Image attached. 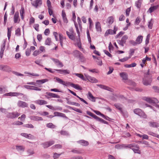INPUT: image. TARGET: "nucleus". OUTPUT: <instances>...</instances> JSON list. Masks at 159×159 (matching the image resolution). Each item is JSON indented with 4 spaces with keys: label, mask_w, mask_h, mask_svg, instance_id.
Segmentation results:
<instances>
[{
    "label": "nucleus",
    "mask_w": 159,
    "mask_h": 159,
    "mask_svg": "<svg viewBox=\"0 0 159 159\" xmlns=\"http://www.w3.org/2000/svg\"><path fill=\"white\" fill-rule=\"evenodd\" d=\"M152 81V75L149 73V70L148 69L147 72L145 73L144 77L143 80V84L146 86L150 85Z\"/></svg>",
    "instance_id": "obj_1"
},
{
    "label": "nucleus",
    "mask_w": 159,
    "mask_h": 159,
    "mask_svg": "<svg viewBox=\"0 0 159 159\" xmlns=\"http://www.w3.org/2000/svg\"><path fill=\"white\" fill-rule=\"evenodd\" d=\"M134 112L135 114L138 115L143 118H147V115L140 109L136 108L134 109Z\"/></svg>",
    "instance_id": "obj_2"
},
{
    "label": "nucleus",
    "mask_w": 159,
    "mask_h": 159,
    "mask_svg": "<svg viewBox=\"0 0 159 159\" xmlns=\"http://www.w3.org/2000/svg\"><path fill=\"white\" fill-rule=\"evenodd\" d=\"M87 113V114L89 115V116H91L95 119H96L97 121H99L101 122V123L105 124H107L108 123L106 121L102 119L99 117H98V116H97L93 114L91 112L87 111H86Z\"/></svg>",
    "instance_id": "obj_3"
},
{
    "label": "nucleus",
    "mask_w": 159,
    "mask_h": 159,
    "mask_svg": "<svg viewBox=\"0 0 159 159\" xmlns=\"http://www.w3.org/2000/svg\"><path fill=\"white\" fill-rule=\"evenodd\" d=\"M143 99L144 100L149 103H157L159 102L158 100L155 98H151L148 97H144Z\"/></svg>",
    "instance_id": "obj_4"
},
{
    "label": "nucleus",
    "mask_w": 159,
    "mask_h": 159,
    "mask_svg": "<svg viewBox=\"0 0 159 159\" xmlns=\"http://www.w3.org/2000/svg\"><path fill=\"white\" fill-rule=\"evenodd\" d=\"M128 39V36L125 35L122 37L121 40H117V42L122 47H123L124 46V44L126 43V40Z\"/></svg>",
    "instance_id": "obj_5"
},
{
    "label": "nucleus",
    "mask_w": 159,
    "mask_h": 159,
    "mask_svg": "<svg viewBox=\"0 0 159 159\" xmlns=\"http://www.w3.org/2000/svg\"><path fill=\"white\" fill-rule=\"evenodd\" d=\"M0 70L5 71H11V68L9 66L3 64L0 65Z\"/></svg>",
    "instance_id": "obj_6"
},
{
    "label": "nucleus",
    "mask_w": 159,
    "mask_h": 159,
    "mask_svg": "<svg viewBox=\"0 0 159 159\" xmlns=\"http://www.w3.org/2000/svg\"><path fill=\"white\" fill-rule=\"evenodd\" d=\"M117 30V27L115 26L114 27V30H112L111 29H109L107 30L105 34V36H107L108 35V34H116V32Z\"/></svg>",
    "instance_id": "obj_7"
},
{
    "label": "nucleus",
    "mask_w": 159,
    "mask_h": 159,
    "mask_svg": "<svg viewBox=\"0 0 159 159\" xmlns=\"http://www.w3.org/2000/svg\"><path fill=\"white\" fill-rule=\"evenodd\" d=\"M54 79H55L57 81L58 83L62 84L66 86L69 85V82H65L61 79L57 77H54Z\"/></svg>",
    "instance_id": "obj_8"
},
{
    "label": "nucleus",
    "mask_w": 159,
    "mask_h": 159,
    "mask_svg": "<svg viewBox=\"0 0 159 159\" xmlns=\"http://www.w3.org/2000/svg\"><path fill=\"white\" fill-rule=\"evenodd\" d=\"M66 34L69 38L71 40H74L75 39V37L74 35V31L72 29H70L69 31H66Z\"/></svg>",
    "instance_id": "obj_9"
},
{
    "label": "nucleus",
    "mask_w": 159,
    "mask_h": 159,
    "mask_svg": "<svg viewBox=\"0 0 159 159\" xmlns=\"http://www.w3.org/2000/svg\"><path fill=\"white\" fill-rule=\"evenodd\" d=\"M24 87L28 89L33 90L36 91H41V89L35 86L25 85H24Z\"/></svg>",
    "instance_id": "obj_10"
},
{
    "label": "nucleus",
    "mask_w": 159,
    "mask_h": 159,
    "mask_svg": "<svg viewBox=\"0 0 159 159\" xmlns=\"http://www.w3.org/2000/svg\"><path fill=\"white\" fill-rule=\"evenodd\" d=\"M23 94L22 93L16 92H10L4 94L3 96H18L19 95H22Z\"/></svg>",
    "instance_id": "obj_11"
},
{
    "label": "nucleus",
    "mask_w": 159,
    "mask_h": 159,
    "mask_svg": "<svg viewBox=\"0 0 159 159\" xmlns=\"http://www.w3.org/2000/svg\"><path fill=\"white\" fill-rule=\"evenodd\" d=\"M84 75L86 77V80H88L92 83H96L98 81V80L94 77H92L86 74H84Z\"/></svg>",
    "instance_id": "obj_12"
},
{
    "label": "nucleus",
    "mask_w": 159,
    "mask_h": 159,
    "mask_svg": "<svg viewBox=\"0 0 159 159\" xmlns=\"http://www.w3.org/2000/svg\"><path fill=\"white\" fill-rule=\"evenodd\" d=\"M6 45V41L4 40L3 43L1 46L0 55L1 58H2L3 55V52L5 49Z\"/></svg>",
    "instance_id": "obj_13"
},
{
    "label": "nucleus",
    "mask_w": 159,
    "mask_h": 159,
    "mask_svg": "<svg viewBox=\"0 0 159 159\" xmlns=\"http://www.w3.org/2000/svg\"><path fill=\"white\" fill-rule=\"evenodd\" d=\"M139 149V146L135 144L134 147L132 148V149L134 153L140 154L141 153V152Z\"/></svg>",
    "instance_id": "obj_14"
},
{
    "label": "nucleus",
    "mask_w": 159,
    "mask_h": 159,
    "mask_svg": "<svg viewBox=\"0 0 159 159\" xmlns=\"http://www.w3.org/2000/svg\"><path fill=\"white\" fill-rule=\"evenodd\" d=\"M17 105L20 107L24 108L28 107V104L25 102L19 101L17 103Z\"/></svg>",
    "instance_id": "obj_15"
},
{
    "label": "nucleus",
    "mask_w": 159,
    "mask_h": 159,
    "mask_svg": "<svg viewBox=\"0 0 159 159\" xmlns=\"http://www.w3.org/2000/svg\"><path fill=\"white\" fill-rule=\"evenodd\" d=\"M51 59L56 64L57 66H59L60 67H62L63 66L62 63L58 59L53 58H51Z\"/></svg>",
    "instance_id": "obj_16"
},
{
    "label": "nucleus",
    "mask_w": 159,
    "mask_h": 159,
    "mask_svg": "<svg viewBox=\"0 0 159 159\" xmlns=\"http://www.w3.org/2000/svg\"><path fill=\"white\" fill-rule=\"evenodd\" d=\"M35 7L37 8L39 5H41L42 4V0H35V1L31 3Z\"/></svg>",
    "instance_id": "obj_17"
},
{
    "label": "nucleus",
    "mask_w": 159,
    "mask_h": 159,
    "mask_svg": "<svg viewBox=\"0 0 159 159\" xmlns=\"http://www.w3.org/2000/svg\"><path fill=\"white\" fill-rule=\"evenodd\" d=\"M120 75L123 80H126L128 79V75L125 72L120 73Z\"/></svg>",
    "instance_id": "obj_18"
},
{
    "label": "nucleus",
    "mask_w": 159,
    "mask_h": 159,
    "mask_svg": "<svg viewBox=\"0 0 159 159\" xmlns=\"http://www.w3.org/2000/svg\"><path fill=\"white\" fill-rule=\"evenodd\" d=\"M69 85L78 90H81L82 89V88L78 84H75L69 82Z\"/></svg>",
    "instance_id": "obj_19"
},
{
    "label": "nucleus",
    "mask_w": 159,
    "mask_h": 159,
    "mask_svg": "<svg viewBox=\"0 0 159 159\" xmlns=\"http://www.w3.org/2000/svg\"><path fill=\"white\" fill-rule=\"evenodd\" d=\"M31 120L34 121L42 120V117L37 116H31L30 117Z\"/></svg>",
    "instance_id": "obj_20"
},
{
    "label": "nucleus",
    "mask_w": 159,
    "mask_h": 159,
    "mask_svg": "<svg viewBox=\"0 0 159 159\" xmlns=\"http://www.w3.org/2000/svg\"><path fill=\"white\" fill-rule=\"evenodd\" d=\"M158 7V5L151 6L149 9L148 11L149 12V13H152L154 11L157 9Z\"/></svg>",
    "instance_id": "obj_21"
},
{
    "label": "nucleus",
    "mask_w": 159,
    "mask_h": 159,
    "mask_svg": "<svg viewBox=\"0 0 159 159\" xmlns=\"http://www.w3.org/2000/svg\"><path fill=\"white\" fill-rule=\"evenodd\" d=\"M35 103L40 105L47 104L48 102L46 101L43 100H38L35 101Z\"/></svg>",
    "instance_id": "obj_22"
},
{
    "label": "nucleus",
    "mask_w": 159,
    "mask_h": 159,
    "mask_svg": "<svg viewBox=\"0 0 159 159\" xmlns=\"http://www.w3.org/2000/svg\"><path fill=\"white\" fill-rule=\"evenodd\" d=\"M19 17V12H16L14 16V21L15 23H19L20 20H19L18 21Z\"/></svg>",
    "instance_id": "obj_23"
},
{
    "label": "nucleus",
    "mask_w": 159,
    "mask_h": 159,
    "mask_svg": "<svg viewBox=\"0 0 159 159\" xmlns=\"http://www.w3.org/2000/svg\"><path fill=\"white\" fill-rule=\"evenodd\" d=\"M56 70L58 71L59 73L61 74H69L70 73V71L67 70Z\"/></svg>",
    "instance_id": "obj_24"
},
{
    "label": "nucleus",
    "mask_w": 159,
    "mask_h": 159,
    "mask_svg": "<svg viewBox=\"0 0 159 159\" xmlns=\"http://www.w3.org/2000/svg\"><path fill=\"white\" fill-rule=\"evenodd\" d=\"M148 123L149 126L152 127H159V124L155 122L150 121Z\"/></svg>",
    "instance_id": "obj_25"
},
{
    "label": "nucleus",
    "mask_w": 159,
    "mask_h": 159,
    "mask_svg": "<svg viewBox=\"0 0 159 159\" xmlns=\"http://www.w3.org/2000/svg\"><path fill=\"white\" fill-rule=\"evenodd\" d=\"M81 53L79 51L75 50L73 52L72 54L74 57L78 58Z\"/></svg>",
    "instance_id": "obj_26"
},
{
    "label": "nucleus",
    "mask_w": 159,
    "mask_h": 159,
    "mask_svg": "<svg viewBox=\"0 0 159 159\" xmlns=\"http://www.w3.org/2000/svg\"><path fill=\"white\" fill-rule=\"evenodd\" d=\"M54 116H59L63 118H67L65 115L62 113L55 112H54Z\"/></svg>",
    "instance_id": "obj_27"
},
{
    "label": "nucleus",
    "mask_w": 159,
    "mask_h": 159,
    "mask_svg": "<svg viewBox=\"0 0 159 159\" xmlns=\"http://www.w3.org/2000/svg\"><path fill=\"white\" fill-rule=\"evenodd\" d=\"M46 94H47L48 96H51L52 98H60V96L57 94H56L48 92L46 93Z\"/></svg>",
    "instance_id": "obj_28"
},
{
    "label": "nucleus",
    "mask_w": 159,
    "mask_h": 159,
    "mask_svg": "<svg viewBox=\"0 0 159 159\" xmlns=\"http://www.w3.org/2000/svg\"><path fill=\"white\" fill-rule=\"evenodd\" d=\"M48 79H46L41 80H37L36 81V82L39 85L48 82Z\"/></svg>",
    "instance_id": "obj_29"
},
{
    "label": "nucleus",
    "mask_w": 159,
    "mask_h": 159,
    "mask_svg": "<svg viewBox=\"0 0 159 159\" xmlns=\"http://www.w3.org/2000/svg\"><path fill=\"white\" fill-rule=\"evenodd\" d=\"M97 85L101 88L111 91V89L110 88L108 87V86H106L102 84H97Z\"/></svg>",
    "instance_id": "obj_30"
},
{
    "label": "nucleus",
    "mask_w": 159,
    "mask_h": 159,
    "mask_svg": "<svg viewBox=\"0 0 159 159\" xmlns=\"http://www.w3.org/2000/svg\"><path fill=\"white\" fill-rule=\"evenodd\" d=\"M88 98L89 100L93 102H95V98L93 96L92 93L90 92H88Z\"/></svg>",
    "instance_id": "obj_31"
},
{
    "label": "nucleus",
    "mask_w": 159,
    "mask_h": 159,
    "mask_svg": "<svg viewBox=\"0 0 159 159\" xmlns=\"http://www.w3.org/2000/svg\"><path fill=\"white\" fill-rule=\"evenodd\" d=\"M95 27L97 30L98 31H101V24L99 22H97L95 24Z\"/></svg>",
    "instance_id": "obj_32"
},
{
    "label": "nucleus",
    "mask_w": 159,
    "mask_h": 159,
    "mask_svg": "<svg viewBox=\"0 0 159 159\" xmlns=\"http://www.w3.org/2000/svg\"><path fill=\"white\" fill-rule=\"evenodd\" d=\"M143 38V37L142 36H139L137 37L136 40V41L138 44H139L142 43Z\"/></svg>",
    "instance_id": "obj_33"
},
{
    "label": "nucleus",
    "mask_w": 159,
    "mask_h": 159,
    "mask_svg": "<svg viewBox=\"0 0 159 159\" xmlns=\"http://www.w3.org/2000/svg\"><path fill=\"white\" fill-rule=\"evenodd\" d=\"M78 142L84 146H86L89 144L88 142L84 140H81L78 141Z\"/></svg>",
    "instance_id": "obj_34"
},
{
    "label": "nucleus",
    "mask_w": 159,
    "mask_h": 159,
    "mask_svg": "<svg viewBox=\"0 0 159 159\" xmlns=\"http://www.w3.org/2000/svg\"><path fill=\"white\" fill-rule=\"evenodd\" d=\"M20 135L26 138H28L29 139H31L32 138V135L30 134H28L25 133H21Z\"/></svg>",
    "instance_id": "obj_35"
},
{
    "label": "nucleus",
    "mask_w": 159,
    "mask_h": 159,
    "mask_svg": "<svg viewBox=\"0 0 159 159\" xmlns=\"http://www.w3.org/2000/svg\"><path fill=\"white\" fill-rule=\"evenodd\" d=\"M16 149L18 151H24L25 150V147L23 146L17 145L16 146Z\"/></svg>",
    "instance_id": "obj_36"
},
{
    "label": "nucleus",
    "mask_w": 159,
    "mask_h": 159,
    "mask_svg": "<svg viewBox=\"0 0 159 159\" xmlns=\"http://www.w3.org/2000/svg\"><path fill=\"white\" fill-rule=\"evenodd\" d=\"M12 27H11V28H7V37L8 39L9 40H10L11 36Z\"/></svg>",
    "instance_id": "obj_37"
},
{
    "label": "nucleus",
    "mask_w": 159,
    "mask_h": 159,
    "mask_svg": "<svg viewBox=\"0 0 159 159\" xmlns=\"http://www.w3.org/2000/svg\"><path fill=\"white\" fill-rule=\"evenodd\" d=\"M142 0H139L135 3V5L138 8H140L141 6Z\"/></svg>",
    "instance_id": "obj_38"
},
{
    "label": "nucleus",
    "mask_w": 159,
    "mask_h": 159,
    "mask_svg": "<svg viewBox=\"0 0 159 159\" xmlns=\"http://www.w3.org/2000/svg\"><path fill=\"white\" fill-rule=\"evenodd\" d=\"M59 37L60 39V41L61 45L62 47H63V43L64 40V37L61 34H59Z\"/></svg>",
    "instance_id": "obj_39"
},
{
    "label": "nucleus",
    "mask_w": 159,
    "mask_h": 159,
    "mask_svg": "<svg viewBox=\"0 0 159 159\" xmlns=\"http://www.w3.org/2000/svg\"><path fill=\"white\" fill-rule=\"evenodd\" d=\"M148 134L151 135L152 136L154 137H157L159 139V135L157 134L153 133L151 131H148Z\"/></svg>",
    "instance_id": "obj_40"
},
{
    "label": "nucleus",
    "mask_w": 159,
    "mask_h": 159,
    "mask_svg": "<svg viewBox=\"0 0 159 159\" xmlns=\"http://www.w3.org/2000/svg\"><path fill=\"white\" fill-rule=\"evenodd\" d=\"M115 96L118 98L120 100H122L123 101L126 100L127 99L123 95H115Z\"/></svg>",
    "instance_id": "obj_41"
},
{
    "label": "nucleus",
    "mask_w": 159,
    "mask_h": 159,
    "mask_svg": "<svg viewBox=\"0 0 159 159\" xmlns=\"http://www.w3.org/2000/svg\"><path fill=\"white\" fill-rule=\"evenodd\" d=\"M51 43L52 41L51 39L50 38H48L45 41V44L50 45H51Z\"/></svg>",
    "instance_id": "obj_42"
},
{
    "label": "nucleus",
    "mask_w": 159,
    "mask_h": 159,
    "mask_svg": "<svg viewBox=\"0 0 159 159\" xmlns=\"http://www.w3.org/2000/svg\"><path fill=\"white\" fill-rule=\"evenodd\" d=\"M74 74L76 76L82 79L84 81H86V78H84L83 75L79 73H75Z\"/></svg>",
    "instance_id": "obj_43"
},
{
    "label": "nucleus",
    "mask_w": 159,
    "mask_h": 159,
    "mask_svg": "<svg viewBox=\"0 0 159 159\" xmlns=\"http://www.w3.org/2000/svg\"><path fill=\"white\" fill-rule=\"evenodd\" d=\"M135 51V49L133 48H131L130 49L129 52V58H130L131 57V56L133 55L134 53V52Z\"/></svg>",
    "instance_id": "obj_44"
},
{
    "label": "nucleus",
    "mask_w": 159,
    "mask_h": 159,
    "mask_svg": "<svg viewBox=\"0 0 159 159\" xmlns=\"http://www.w3.org/2000/svg\"><path fill=\"white\" fill-rule=\"evenodd\" d=\"M46 126L48 128L52 129L55 128L56 127V126L55 125H54L52 123H51L47 124L46 125Z\"/></svg>",
    "instance_id": "obj_45"
},
{
    "label": "nucleus",
    "mask_w": 159,
    "mask_h": 159,
    "mask_svg": "<svg viewBox=\"0 0 159 159\" xmlns=\"http://www.w3.org/2000/svg\"><path fill=\"white\" fill-rule=\"evenodd\" d=\"M27 153L28 156H30L34 154V152L32 149H29L27 150Z\"/></svg>",
    "instance_id": "obj_46"
},
{
    "label": "nucleus",
    "mask_w": 159,
    "mask_h": 159,
    "mask_svg": "<svg viewBox=\"0 0 159 159\" xmlns=\"http://www.w3.org/2000/svg\"><path fill=\"white\" fill-rule=\"evenodd\" d=\"M15 34L18 36L20 35V30L19 28H18L16 30Z\"/></svg>",
    "instance_id": "obj_47"
},
{
    "label": "nucleus",
    "mask_w": 159,
    "mask_h": 159,
    "mask_svg": "<svg viewBox=\"0 0 159 159\" xmlns=\"http://www.w3.org/2000/svg\"><path fill=\"white\" fill-rule=\"evenodd\" d=\"M108 23L111 24H112L113 22V18L111 16L108 18Z\"/></svg>",
    "instance_id": "obj_48"
},
{
    "label": "nucleus",
    "mask_w": 159,
    "mask_h": 159,
    "mask_svg": "<svg viewBox=\"0 0 159 159\" xmlns=\"http://www.w3.org/2000/svg\"><path fill=\"white\" fill-rule=\"evenodd\" d=\"M120 106V104H114V106L116 108L121 111L122 110V108Z\"/></svg>",
    "instance_id": "obj_49"
},
{
    "label": "nucleus",
    "mask_w": 159,
    "mask_h": 159,
    "mask_svg": "<svg viewBox=\"0 0 159 159\" xmlns=\"http://www.w3.org/2000/svg\"><path fill=\"white\" fill-rule=\"evenodd\" d=\"M41 53V52H40L39 50H35L34 52L33 55L34 56H36Z\"/></svg>",
    "instance_id": "obj_50"
},
{
    "label": "nucleus",
    "mask_w": 159,
    "mask_h": 159,
    "mask_svg": "<svg viewBox=\"0 0 159 159\" xmlns=\"http://www.w3.org/2000/svg\"><path fill=\"white\" fill-rule=\"evenodd\" d=\"M13 114L12 116L13 117V118L17 117L20 115V114L17 112H13Z\"/></svg>",
    "instance_id": "obj_51"
},
{
    "label": "nucleus",
    "mask_w": 159,
    "mask_h": 159,
    "mask_svg": "<svg viewBox=\"0 0 159 159\" xmlns=\"http://www.w3.org/2000/svg\"><path fill=\"white\" fill-rule=\"evenodd\" d=\"M23 126L24 127H25L30 128H34V126H33V125H32L31 124L24 125H23Z\"/></svg>",
    "instance_id": "obj_52"
},
{
    "label": "nucleus",
    "mask_w": 159,
    "mask_h": 159,
    "mask_svg": "<svg viewBox=\"0 0 159 159\" xmlns=\"http://www.w3.org/2000/svg\"><path fill=\"white\" fill-rule=\"evenodd\" d=\"M53 148H61L62 146L60 144H56L52 146Z\"/></svg>",
    "instance_id": "obj_53"
},
{
    "label": "nucleus",
    "mask_w": 159,
    "mask_h": 159,
    "mask_svg": "<svg viewBox=\"0 0 159 159\" xmlns=\"http://www.w3.org/2000/svg\"><path fill=\"white\" fill-rule=\"evenodd\" d=\"M129 43L133 46H136L138 44L136 41H135L133 40H130Z\"/></svg>",
    "instance_id": "obj_54"
},
{
    "label": "nucleus",
    "mask_w": 159,
    "mask_h": 159,
    "mask_svg": "<svg viewBox=\"0 0 159 159\" xmlns=\"http://www.w3.org/2000/svg\"><path fill=\"white\" fill-rule=\"evenodd\" d=\"M129 58H129V57H125L122 59H120L119 61L121 62H124L128 60Z\"/></svg>",
    "instance_id": "obj_55"
},
{
    "label": "nucleus",
    "mask_w": 159,
    "mask_h": 159,
    "mask_svg": "<svg viewBox=\"0 0 159 159\" xmlns=\"http://www.w3.org/2000/svg\"><path fill=\"white\" fill-rule=\"evenodd\" d=\"M152 88L155 92L159 93V87L157 86H154L152 87Z\"/></svg>",
    "instance_id": "obj_56"
},
{
    "label": "nucleus",
    "mask_w": 159,
    "mask_h": 159,
    "mask_svg": "<svg viewBox=\"0 0 159 159\" xmlns=\"http://www.w3.org/2000/svg\"><path fill=\"white\" fill-rule=\"evenodd\" d=\"M30 53L31 50L30 49L28 48L25 51V54L26 56H29L30 55Z\"/></svg>",
    "instance_id": "obj_57"
},
{
    "label": "nucleus",
    "mask_w": 159,
    "mask_h": 159,
    "mask_svg": "<svg viewBox=\"0 0 159 159\" xmlns=\"http://www.w3.org/2000/svg\"><path fill=\"white\" fill-rule=\"evenodd\" d=\"M61 155V154H58L57 153H55L54 154L53 157L54 159L60 157Z\"/></svg>",
    "instance_id": "obj_58"
},
{
    "label": "nucleus",
    "mask_w": 159,
    "mask_h": 159,
    "mask_svg": "<svg viewBox=\"0 0 159 159\" xmlns=\"http://www.w3.org/2000/svg\"><path fill=\"white\" fill-rule=\"evenodd\" d=\"M89 70L90 72L93 73H98V70L96 69H89Z\"/></svg>",
    "instance_id": "obj_59"
},
{
    "label": "nucleus",
    "mask_w": 159,
    "mask_h": 159,
    "mask_svg": "<svg viewBox=\"0 0 159 159\" xmlns=\"http://www.w3.org/2000/svg\"><path fill=\"white\" fill-rule=\"evenodd\" d=\"M49 33L50 30L49 29H46L44 32V34L46 35H48L49 34Z\"/></svg>",
    "instance_id": "obj_60"
},
{
    "label": "nucleus",
    "mask_w": 159,
    "mask_h": 159,
    "mask_svg": "<svg viewBox=\"0 0 159 159\" xmlns=\"http://www.w3.org/2000/svg\"><path fill=\"white\" fill-rule=\"evenodd\" d=\"M82 62H84L85 61V58L81 53L79 57Z\"/></svg>",
    "instance_id": "obj_61"
},
{
    "label": "nucleus",
    "mask_w": 159,
    "mask_h": 159,
    "mask_svg": "<svg viewBox=\"0 0 159 159\" xmlns=\"http://www.w3.org/2000/svg\"><path fill=\"white\" fill-rule=\"evenodd\" d=\"M25 13V9L23 7H21L20 11V15H23Z\"/></svg>",
    "instance_id": "obj_62"
},
{
    "label": "nucleus",
    "mask_w": 159,
    "mask_h": 159,
    "mask_svg": "<svg viewBox=\"0 0 159 159\" xmlns=\"http://www.w3.org/2000/svg\"><path fill=\"white\" fill-rule=\"evenodd\" d=\"M39 25L38 24H35L34 25V27L35 29L37 31H39Z\"/></svg>",
    "instance_id": "obj_63"
},
{
    "label": "nucleus",
    "mask_w": 159,
    "mask_h": 159,
    "mask_svg": "<svg viewBox=\"0 0 159 159\" xmlns=\"http://www.w3.org/2000/svg\"><path fill=\"white\" fill-rule=\"evenodd\" d=\"M23 124V122L19 121H16L14 123V124L15 125H22Z\"/></svg>",
    "instance_id": "obj_64"
}]
</instances>
